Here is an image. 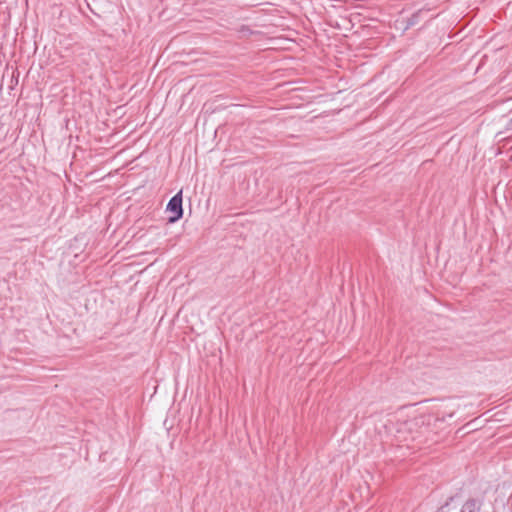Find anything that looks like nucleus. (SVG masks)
<instances>
[{
  "instance_id": "nucleus-3",
  "label": "nucleus",
  "mask_w": 512,
  "mask_h": 512,
  "mask_svg": "<svg viewBox=\"0 0 512 512\" xmlns=\"http://www.w3.org/2000/svg\"><path fill=\"white\" fill-rule=\"evenodd\" d=\"M510 129H512V117H511V120H510Z\"/></svg>"
},
{
  "instance_id": "nucleus-2",
  "label": "nucleus",
  "mask_w": 512,
  "mask_h": 512,
  "mask_svg": "<svg viewBox=\"0 0 512 512\" xmlns=\"http://www.w3.org/2000/svg\"><path fill=\"white\" fill-rule=\"evenodd\" d=\"M478 509L477 501L469 499L464 503L461 512H476Z\"/></svg>"
},
{
  "instance_id": "nucleus-1",
  "label": "nucleus",
  "mask_w": 512,
  "mask_h": 512,
  "mask_svg": "<svg viewBox=\"0 0 512 512\" xmlns=\"http://www.w3.org/2000/svg\"><path fill=\"white\" fill-rule=\"evenodd\" d=\"M167 210L173 213V216L170 217V222H176L183 216V208H182V191H179L176 195H174L167 204Z\"/></svg>"
}]
</instances>
